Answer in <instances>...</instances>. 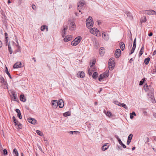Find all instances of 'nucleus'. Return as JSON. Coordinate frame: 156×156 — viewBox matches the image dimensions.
Listing matches in <instances>:
<instances>
[{
	"instance_id": "f257e3e1",
	"label": "nucleus",
	"mask_w": 156,
	"mask_h": 156,
	"mask_svg": "<svg viewBox=\"0 0 156 156\" xmlns=\"http://www.w3.org/2000/svg\"><path fill=\"white\" fill-rule=\"evenodd\" d=\"M115 64L114 58H110L108 63V68L110 70H112L113 69Z\"/></svg>"
},
{
	"instance_id": "f03ea898",
	"label": "nucleus",
	"mask_w": 156,
	"mask_h": 156,
	"mask_svg": "<svg viewBox=\"0 0 156 156\" xmlns=\"http://www.w3.org/2000/svg\"><path fill=\"white\" fill-rule=\"evenodd\" d=\"M82 40L80 36H78L74 39L71 43V44L73 46H76Z\"/></svg>"
},
{
	"instance_id": "7ed1b4c3",
	"label": "nucleus",
	"mask_w": 156,
	"mask_h": 156,
	"mask_svg": "<svg viewBox=\"0 0 156 156\" xmlns=\"http://www.w3.org/2000/svg\"><path fill=\"white\" fill-rule=\"evenodd\" d=\"M94 22L91 17L89 16L86 20V24L87 27H91L93 26Z\"/></svg>"
},
{
	"instance_id": "20e7f679",
	"label": "nucleus",
	"mask_w": 156,
	"mask_h": 156,
	"mask_svg": "<svg viewBox=\"0 0 156 156\" xmlns=\"http://www.w3.org/2000/svg\"><path fill=\"white\" fill-rule=\"evenodd\" d=\"M90 32L92 34L98 36L100 34L99 31L97 28L94 27L90 29Z\"/></svg>"
},
{
	"instance_id": "39448f33",
	"label": "nucleus",
	"mask_w": 156,
	"mask_h": 156,
	"mask_svg": "<svg viewBox=\"0 0 156 156\" xmlns=\"http://www.w3.org/2000/svg\"><path fill=\"white\" fill-rule=\"evenodd\" d=\"M149 88L148 91V96H150V98L152 99L154 98V91L153 88L151 86H149Z\"/></svg>"
},
{
	"instance_id": "423d86ee",
	"label": "nucleus",
	"mask_w": 156,
	"mask_h": 156,
	"mask_svg": "<svg viewBox=\"0 0 156 156\" xmlns=\"http://www.w3.org/2000/svg\"><path fill=\"white\" fill-rule=\"evenodd\" d=\"M144 13L145 14L150 15H155L156 12L153 10H145L144 11Z\"/></svg>"
},
{
	"instance_id": "0eeeda50",
	"label": "nucleus",
	"mask_w": 156,
	"mask_h": 156,
	"mask_svg": "<svg viewBox=\"0 0 156 156\" xmlns=\"http://www.w3.org/2000/svg\"><path fill=\"white\" fill-rule=\"evenodd\" d=\"M85 4V2L83 0H81L79 1L77 3L78 9H82L83 6Z\"/></svg>"
},
{
	"instance_id": "6e6552de",
	"label": "nucleus",
	"mask_w": 156,
	"mask_h": 156,
	"mask_svg": "<svg viewBox=\"0 0 156 156\" xmlns=\"http://www.w3.org/2000/svg\"><path fill=\"white\" fill-rule=\"evenodd\" d=\"M0 82L2 85L5 86L6 87H7L8 85L7 82L5 80L4 78L1 76H0Z\"/></svg>"
},
{
	"instance_id": "1a4fd4ad",
	"label": "nucleus",
	"mask_w": 156,
	"mask_h": 156,
	"mask_svg": "<svg viewBox=\"0 0 156 156\" xmlns=\"http://www.w3.org/2000/svg\"><path fill=\"white\" fill-rule=\"evenodd\" d=\"M121 51L120 49H117L115 52V57L117 58H119L121 55Z\"/></svg>"
},
{
	"instance_id": "9d476101",
	"label": "nucleus",
	"mask_w": 156,
	"mask_h": 156,
	"mask_svg": "<svg viewBox=\"0 0 156 156\" xmlns=\"http://www.w3.org/2000/svg\"><path fill=\"white\" fill-rule=\"evenodd\" d=\"M72 39V36L71 35H68L65 36L64 39V41L65 42H67L71 41Z\"/></svg>"
},
{
	"instance_id": "9b49d317",
	"label": "nucleus",
	"mask_w": 156,
	"mask_h": 156,
	"mask_svg": "<svg viewBox=\"0 0 156 156\" xmlns=\"http://www.w3.org/2000/svg\"><path fill=\"white\" fill-rule=\"evenodd\" d=\"M58 105L60 108H62L64 105V102L62 100L60 99L58 101Z\"/></svg>"
},
{
	"instance_id": "f8f14e48",
	"label": "nucleus",
	"mask_w": 156,
	"mask_h": 156,
	"mask_svg": "<svg viewBox=\"0 0 156 156\" xmlns=\"http://www.w3.org/2000/svg\"><path fill=\"white\" fill-rule=\"evenodd\" d=\"M52 105L53 108H56L58 105L57 100H53L51 101Z\"/></svg>"
},
{
	"instance_id": "ddd939ff",
	"label": "nucleus",
	"mask_w": 156,
	"mask_h": 156,
	"mask_svg": "<svg viewBox=\"0 0 156 156\" xmlns=\"http://www.w3.org/2000/svg\"><path fill=\"white\" fill-rule=\"evenodd\" d=\"M21 63L20 62H17L13 66V68L14 69L17 68L22 67Z\"/></svg>"
},
{
	"instance_id": "4468645a",
	"label": "nucleus",
	"mask_w": 156,
	"mask_h": 156,
	"mask_svg": "<svg viewBox=\"0 0 156 156\" xmlns=\"http://www.w3.org/2000/svg\"><path fill=\"white\" fill-rule=\"evenodd\" d=\"M104 32L102 33V37L104 39L105 41H108L109 40V37L108 34H104Z\"/></svg>"
},
{
	"instance_id": "2eb2a0df",
	"label": "nucleus",
	"mask_w": 156,
	"mask_h": 156,
	"mask_svg": "<svg viewBox=\"0 0 156 156\" xmlns=\"http://www.w3.org/2000/svg\"><path fill=\"white\" fill-rule=\"evenodd\" d=\"M84 73L83 71L81 72H79L78 73H77V76L78 77L83 78L84 77Z\"/></svg>"
},
{
	"instance_id": "dca6fc26",
	"label": "nucleus",
	"mask_w": 156,
	"mask_h": 156,
	"mask_svg": "<svg viewBox=\"0 0 156 156\" xmlns=\"http://www.w3.org/2000/svg\"><path fill=\"white\" fill-rule=\"evenodd\" d=\"M104 48L103 47L100 49V54L101 56H103L105 53Z\"/></svg>"
},
{
	"instance_id": "f3484780",
	"label": "nucleus",
	"mask_w": 156,
	"mask_h": 156,
	"mask_svg": "<svg viewBox=\"0 0 156 156\" xmlns=\"http://www.w3.org/2000/svg\"><path fill=\"white\" fill-rule=\"evenodd\" d=\"M144 49V44H142V48L139 53V56H140L143 53Z\"/></svg>"
},
{
	"instance_id": "a211bd4d",
	"label": "nucleus",
	"mask_w": 156,
	"mask_h": 156,
	"mask_svg": "<svg viewBox=\"0 0 156 156\" xmlns=\"http://www.w3.org/2000/svg\"><path fill=\"white\" fill-rule=\"evenodd\" d=\"M12 98L14 101H16L17 99V97L16 94L14 92H12Z\"/></svg>"
},
{
	"instance_id": "6ab92c4d",
	"label": "nucleus",
	"mask_w": 156,
	"mask_h": 156,
	"mask_svg": "<svg viewBox=\"0 0 156 156\" xmlns=\"http://www.w3.org/2000/svg\"><path fill=\"white\" fill-rule=\"evenodd\" d=\"M12 154L14 156H18L19 153L17 150L16 148H14L12 152Z\"/></svg>"
},
{
	"instance_id": "aec40b11",
	"label": "nucleus",
	"mask_w": 156,
	"mask_h": 156,
	"mask_svg": "<svg viewBox=\"0 0 156 156\" xmlns=\"http://www.w3.org/2000/svg\"><path fill=\"white\" fill-rule=\"evenodd\" d=\"M126 14L127 15V17H128L130 20H132L133 19V16L129 12H127Z\"/></svg>"
},
{
	"instance_id": "412c9836",
	"label": "nucleus",
	"mask_w": 156,
	"mask_h": 156,
	"mask_svg": "<svg viewBox=\"0 0 156 156\" xmlns=\"http://www.w3.org/2000/svg\"><path fill=\"white\" fill-rule=\"evenodd\" d=\"M119 144L122 147L124 148H126V146L122 142L121 139H119Z\"/></svg>"
},
{
	"instance_id": "4be33fe9",
	"label": "nucleus",
	"mask_w": 156,
	"mask_h": 156,
	"mask_svg": "<svg viewBox=\"0 0 156 156\" xmlns=\"http://www.w3.org/2000/svg\"><path fill=\"white\" fill-rule=\"evenodd\" d=\"M120 48L121 50L123 51L125 48V45L124 43L123 42H122L120 43Z\"/></svg>"
},
{
	"instance_id": "5701e85b",
	"label": "nucleus",
	"mask_w": 156,
	"mask_h": 156,
	"mask_svg": "<svg viewBox=\"0 0 156 156\" xmlns=\"http://www.w3.org/2000/svg\"><path fill=\"white\" fill-rule=\"evenodd\" d=\"M20 99L21 101L23 102H25L26 101V99L25 98L24 96L23 95H21L20 96Z\"/></svg>"
},
{
	"instance_id": "b1692460",
	"label": "nucleus",
	"mask_w": 156,
	"mask_h": 156,
	"mask_svg": "<svg viewBox=\"0 0 156 156\" xmlns=\"http://www.w3.org/2000/svg\"><path fill=\"white\" fill-rule=\"evenodd\" d=\"M5 72L8 75L9 77L11 79H12V77L9 73V72L8 71L7 67H5Z\"/></svg>"
},
{
	"instance_id": "393cba45",
	"label": "nucleus",
	"mask_w": 156,
	"mask_h": 156,
	"mask_svg": "<svg viewBox=\"0 0 156 156\" xmlns=\"http://www.w3.org/2000/svg\"><path fill=\"white\" fill-rule=\"evenodd\" d=\"M150 60V58L149 57L145 58L144 60V62L146 65H147Z\"/></svg>"
},
{
	"instance_id": "a878e982",
	"label": "nucleus",
	"mask_w": 156,
	"mask_h": 156,
	"mask_svg": "<svg viewBox=\"0 0 156 156\" xmlns=\"http://www.w3.org/2000/svg\"><path fill=\"white\" fill-rule=\"evenodd\" d=\"M104 112L105 114L106 115L109 117H110L112 115V113L109 111L106 112V111H104Z\"/></svg>"
},
{
	"instance_id": "bb28decb",
	"label": "nucleus",
	"mask_w": 156,
	"mask_h": 156,
	"mask_svg": "<svg viewBox=\"0 0 156 156\" xmlns=\"http://www.w3.org/2000/svg\"><path fill=\"white\" fill-rule=\"evenodd\" d=\"M105 78L108 76L109 75V72L108 70H106L103 74H102Z\"/></svg>"
},
{
	"instance_id": "cd10ccee",
	"label": "nucleus",
	"mask_w": 156,
	"mask_h": 156,
	"mask_svg": "<svg viewBox=\"0 0 156 156\" xmlns=\"http://www.w3.org/2000/svg\"><path fill=\"white\" fill-rule=\"evenodd\" d=\"M108 147L107 146V145L105 144L102 147V150L103 151H105L106 150Z\"/></svg>"
},
{
	"instance_id": "c85d7f7f",
	"label": "nucleus",
	"mask_w": 156,
	"mask_h": 156,
	"mask_svg": "<svg viewBox=\"0 0 156 156\" xmlns=\"http://www.w3.org/2000/svg\"><path fill=\"white\" fill-rule=\"evenodd\" d=\"M149 86H148L146 84V86L144 85V90L146 92L148 91L149 90Z\"/></svg>"
},
{
	"instance_id": "c756f323",
	"label": "nucleus",
	"mask_w": 156,
	"mask_h": 156,
	"mask_svg": "<svg viewBox=\"0 0 156 156\" xmlns=\"http://www.w3.org/2000/svg\"><path fill=\"white\" fill-rule=\"evenodd\" d=\"M105 78L103 74H101L100 75L99 77V80L100 81H101V80Z\"/></svg>"
},
{
	"instance_id": "7c9ffc66",
	"label": "nucleus",
	"mask_w": 156,
	"mask_h": 156,
	"mask_svg": "<svg viewBox=\"0 0 156 156\" xmlns=\"http://www.w3.org/2000/svg\"><path fill=\"white\" fill-rule=\"evenodd\" d=\"M36 133L39 135L41 136H44L43 133L41 132L39 130H37L36 131Z\"/></svg>"
},
{
	"instance_id": "2f4dec72",
	"label": "nucleus",
	"mask_w": 156,
	"mask_h": 156,
	"mask_svg": "<svg viewBox=\"0 0 156 156\" xmlns=\"http://www.w3.org/2000/svg\"><path fill=\"white\" fill-rule=\"evenodd\" d=\"M98 76V73L97 72H94L92 76V77L93 78L95 79L97 78Z\"/></svg>"
},
{
	"instance_id": "473e14b6",
	"label": "nucleus",
	"mask_w": 156,
	"mask_h": 156,
	"mask_svg": "<svg viewBox=\"0 0 156 156\" xmlns=\"http://www.w3.org/2000/svg\"><path fill=\"white\" fill-rule=\"evenodd\" d=\"M8 48L9 52L10 54H11L12 52V51L11 49V46L9 44H8Z\"/></svg>"
},
{
	"instance_id": "72a5a7b5",
	"label": "nucleus",
	"mask_w": 156,
	"mask_h": 156,
	"mask_svg": "<svg viewBox=\"0 0 156 156\" xmlns=\"http://www.w3.org/2000/svg\"><path fill=\"white\" fill-rule=\"evenodd\" d=\"M70 115V113L69 112H65L63 114V115L65 117H67L68 116Z\"/></svg>"
},
{
	"instance_id": "f704fd0d",
	"label": "nucleus",
	"mask_w": 156,
	"mask_h": 156,
	"mask_svg": "<svg viewBox=\"0 0 156 156\" xmlns=\"http://www.w3.org/2000/svg\"><path fill=\"white\" fill-rule=\"evenodd\" d=\"M147 20L145 16L143 17L141 20V23H144L146 22Z\"/></svg>"
},
{
	"instance_id": "c9c22d12",
	"label": "nucleus",
	"mask_w": 156,
	"mask_h": 156,
	"mask_svg": "<svg viewBox=\"0 0 156 156\" xmlns=\"http://www.w3.org/2000/svg\"><path fill=\"white\" fill-rule=\"evenodd\" d=\"M113 103L115 105H117L119 106H121V103H120V102H119L118 101H114L113 102Z\"/></svg>"
},
{
	"instance_id": "e433bc0d",
	"label": "nucleus",
	"mask_w": 156,
	"mask_h": 156,
	"mask_svg": "<svg viewBox=\"0 0 156 156\" xmlns=\"http://www.w3.org/2000/svg\"><path fill=\"white\" fill-rule=\"evenodd\" d=\"M79 132L77 131H70L69 132V133L70 134H76L77 133H79Z\"/></svg>"
},
{
	"instance_id": "4c0bfd02",
	"label": "nucleus",
	"mask_w": 156,
	"mask_h": 156,
	"mask_svg": "<svg viewBox=\"0 0 156 156\" xmlns=\"http://www.w3.org/2000/svg\"><path fill=\"white\" fill-rule=\"evenodd\" d=\"M122 106L126 109H128V107L124 103H121V106Z\"/></svg>"
},
{
	"instance_id": "58836bf2",
	"label": "nucleus",
	"mask_w": 156,
	"mask_h": 156,
	"mask_svg": "<svg viewBox=\"0 0 156 156\" xmlns=\"http://www.w3.org/2000/svg\"><path fill=\"white\" fill-rule=\"evenodd\" d=\"M74 24H75V23L73 22H71L70 24L71 25L72 24V25L71 26V27H69V29L70 30H73L72 29L73 28H74Z\"/></svg>"
},
{
	"instance_id": "ea45409f",
	"label": "nucleus",
	"mask_w": 156,
	"mask_h": 156,
	"mask_svg": "<svg viewBox=\"0 0 156 156\" xmlns=\"http://www.w3.org/2000/svg\"><path fill=\"white\" fill-rule=\"evenodd\" d=\"M135 48H135L132 47L131 50L130 52L129 53V55H131V54H132V53H133L134 52Z\"/></svg>"
},
{
	"instance_id": "a19ab883",
	"label": "nucleus",
	"mask_w": 156,
	"mask_h": 156,
	"mask_svg": "<svg viewBox=\"0 0 156 156\" xmlns=\"http://www.w3.org/2000/svg\"><path fill=\"white\" fill-rule=\"evenodd\" d=\"M66 31L64 30H63L62 31V37H64L66 34Z\"/></svg>"
},
{
	"instance_id": "79ce46f5",
	"label": "nucleus",
	"mask_w": 156,
	"mask_h": 156,
	"mask_svg": "<svg viewBox=\"0 0 156 156\" xmlns=\"http://www.w3.org/2000/svg\"><path fill=\"white\" fill-rule=\"evenodd\" d=\"M136 38H135L134 40V41H133V48H136Z\"/></svg>"
},
{
	"instance_id": "37998d69",
	"label": "nucleus",
	"mask_w": 156,
	"mask_h": 156,
	"mask_svg": "<svg viewBox=\"0 0 156 156\" xmlns=\"http://www.w3.org/2000/svg\"><path fill=\"white\" fill-rule=\"evenodd\" d=\"M145 79H143L140 82L139 85H142L143 84L144 82Z\"/></svg>"
},
{
	"instance_id": "c03bdc74",
	"label": "nucleus",
	"mask_w": 156,
	"mask_h": 156,
	"mask_svg": "<svg viewBox=\"0 0 156 156\" xmlns=\"http://www.w3.org/2000/svg\"><path fill=\"white\" fill-rule=\"evenodd\" d=\"M17 126L18 127V128L19 129H21L22 127V124L20 123L18 124V125H17Z\"/></svg>"
},
{
	"instance_id": "a18cd8bd",
	"label": "nucleus",
	"mask_w": 156,
	"mask_h": 156,
	"mask_svg": "<svg viewBox=\"0 0 156 156\" xmlns=\"http://www.w3.org/2000/svg\"><path fill=\"white\" fill-rule=\"evenodd\" d=\"M133 137V135L132 134H129V135L128 136V140H131L132 139Z\"/></svg>"
},
{
	"instance_id": "49530a36",
	"label": "nucleus",
	"mask_w": 156,
	"mask_h": 156,
	"mask_svg": "<svg viewBox=\"0 0 156 156\" xmlns=\"http://www.w3.org/2000/svg\"><path fill=\"white\" fill-rule=\"evenodd\" d=\"M46 26L45 25H43L41 27V31H43L45 29V28Z\"/></svg>"
},
{
	"instance_id": "de8ad7c7",
	"label": "nucleus",
	"mask_w": 156,
	"mask_h": 156,
	"mask_svg": "<svg viewBox=\"0 0 156 156\" xmlns=\"http://www.w3.org/2000/svg\"><path fill=\"white\" fill-rule=\"evenodd\" d=\"M95 61L94 60L93 61V62L91 63V64H90V67L91 68L92 67H93V66L95 65Z\"/></svg>"
},
{
	"instance_id": "09e8293b",
	"label": "nucleus",
	"mask_w": 156,
	"mask_h": 156,
	"mask_svg": "<svg viewBox=\"0 0 156 156\" xmlns=\"http://www.w3.org/2000/svg\"><path fill=\"white\" fill-rule=\"evenodd\" d=\"M32 120H33V121H32V124H35L36 123H37V121L35 119H34L33 118L32 119Z\"/></svg>"
},
{
	"instance_id": "8fccbe9b",
	"label": "nucleus",
	"mask_w": 156,
	"mask_h": 156,
	"mask_svg": "<svg viewBox=\"0 0 156 156\" xmlns=\"http://www.w3.org/2000/svg\"><path fill=\"white\" fill-rule=\"evenodd\" d=\"M20 47L19 46H17V49L16 50V52H20Z\"/></svg>"
},
{
	"instance_id": "3c124183",
	"label": "nucleus",
	"mask_w": 156,
	"mask_h": 156,
	"mask_svg": "<svg viewBox=\"0 0 156 156\" xmlns=\"http://www.w3.org/2000/svg\"><path fill=\"white\" fill-rule=\"evenodd\" d=\"M152 73L154 74H156V68H155V69H153L152 71Z\"/></svg>"
},
{
	"instance_id": "603ef678",
	"label": "nucleus",
	"mask_w": 156,
	"mask_h": 156,
	"mask_svg": "<svg viewBox=\"0 0 156 156\" xmlns=\"http://www.w3.org/2000/svg\"><path fill=\"white\" fill-rule=\"evenodd\" d=\"M32 118H29L28 119V121L30 123H31L32 124V121H33V120H32Z\"/></svg>"
},
{
	"instance_id": "864d4df0",
	"label": "nucleus",
	"mask_w": 156,
	"mask_h": 156,
	"mask_svg": "<svg viewBox=\"0 0 156 156\" xmlns=\"http://www.w3.org/2000/svg\"><path fill=\"white\" fill-rule=\"evenodd\" d=\"M92 72L91 71V69H89L88 70V73L90 76H91L92 74Z\"/></svg>"
},
{
	"instance_id": "5fc2aeb1",
	"label": "nucleus",
	"mask_w": 156,
	"mask_h": 156,
	"mask_svg": "<svg viewBox=\"0 0 156 156\" xmlns=\"http://www.w3.org/2000/svg\"><path fill=\"white\" fill-rule=\"evenodd\" d=\"M17 116L20 119H22V117L21 114V113L17 114Z\"/></svg>"
},
{
	"instance_id": "6e6d98bb",
	"label": "nucleus",
	"mask_w": 156,
	"mask_h": 156,
	"mask_svg": "<svg viewBox=\"0 0 156 156\" xmlns=\"http://www.w3.org/2000/svg\"><path fill=\"white\" fill-rule=\"evenodd\" d=\"M3 154L4 155H6L7 154V151L6 149L3 150Z\"/></svg>"
},
{
	"instance_id": "4d7b16f0",
	"label": "nucleus",
	"mask_w": 156,
	"mask_h": 156,
	"mask_svg": "<svg viewBox=\"0 0 156 156\" xmlns=\"http://www.w3.org/2000/svg\"><path fill=\"white\" fill-rule=\"evenodd\" d=\"M32 7L33 8V9L34 10H35L36 9V6L34 5H32Z\"/></svg>"
},
{
	"instance_id": "13d9d810",
	"label": "nucleus",
	"mask_w": 156,
	"mask_h": 156,
	"mask_svg": "<svg viewBox=\"0 0 156 156\" xmlns=\"http://www.w3.org/2000/svg\"><path fill=\"white\" fill-rule=\"evenodd\" d=\"M16 111L17 112V114H19V113H20V110H19L18 109H16Z\"/></svg>"
},
{
	"instance_id": "bf43d9fd",
	"label": "nucleus",
	"mask_w": 156,
	"mask_h": 156,
	"mask_svg": "<svg viewBox=\"0 0 156 156\" xmlns=\"http://www.w3.org/2000/svg\"><path fill=\"white\" fill-rule=\"evenodd\" d=\"M129 115H134V116H136V115L135 112H132V113H130V114H129Z\"/></svg>"
},
{
	"instance_id": "052dcab7",
	"label": "nucleus",
	"mask_w": 156,
	"mask_h": 156,
	"mask_svg": "<svg viewBox=\"0 0 156 156\" xmlns=\"http://www.w3.org/2000/svg\"><path fill=\"white\" fill-rule=\"evenodd\" d=\"M68 28V26H64V28H63V30L66 31L67 30Z\"/></svg>"
},
{
	"instance_id": "680f3d73",
	"label": "nucleus",
	"mask_w": 156,
	"mask_h": 156,
	"mask_svg": "<svg viewBox=\"0 0 156 156\" xmlns=\"http://www.w3.org/2000/svg\"><path fill=\"white\" fill-rule=\"evenodd\" d=\"M8 37H6L5 38V42L7 44L8 43V39L7 38H8Z\"/></svg>"
},
{
	"instance_id": "e2e57ef3",
	"label": "nucleus",
	"mask_w": 156,
	"mask_h": 156,
	"mask_svg": "<svg viewBox=\"0 0 156 156\" xmlns=\"http://www.w3.org/2000/svg\"><path fill=\"white\" fill-rule=\"evenodd\" d=\"M90 69H91V71L92 72V73L94 71V68H93V67H92L91 68L90 67Z\"/></svg>"
},
{
	"instance_id": "0e129e2a",
	"label": "nucleus",
	"mask_w": 156,
	"mask_h": 156,
	"mask_svg": "<svg viewBox=\"0 0 156 156\" xmlns=\"http://www.w3.org/2000/svg\"><path fill=\"white\" fill-rule=\"evenodd\" d=\"M38 147L39 148V150L41 151H42V152H43V153H44V152L43 151H42V149L41 148V147L40 146H38Z\"/></svg>"
},
{
	"instance_id": "69168bd1",
	"label": "nucleus",
	"mask_w": 156,
	"mask_h": 156,
	"mask_svg": "<svg viewBox=\"0 0 156 156\" xmlns=\"http://www.w3.org/2000/svg\"><path fill=\"white\" fill-rule=\"evenodd\" d=\"M130 142H131L130 140H128L127 142V143H126L127 144L129 145V144H130Z\"/></svg>"
},
{
	"instance_id": "338daca9",
	"label": "nucleus",
	"mask_w": 156,
	"mask_h": 156,
	"mask_svg": "<svg viewBox=\"0 0 156 156\" xmlns=\"http://www.w3.org/2000/svg\"><path fill=\"white\" fill-rule=\"evenodd\" d=\"M133 60V58H131L129 61V62L131 63L132 61Z\"/></svg>"
},
{
	"instance_id": "774afa93",
	"label": "nucleus",
	"mask_w": 156,
	"mask_h": 156,
	"mask_svg": "<svg viewBox=\"0 0 156 156\" xmlns=\"http://www.w3.org/2000/svg\"><path fill=\"white\" fill-rule=\"evenodd\" d=\"M152 35H153L152 33V32H151L150 33L148 34V35L149 37H151Z\"/></svg>"
}]
</instances>
